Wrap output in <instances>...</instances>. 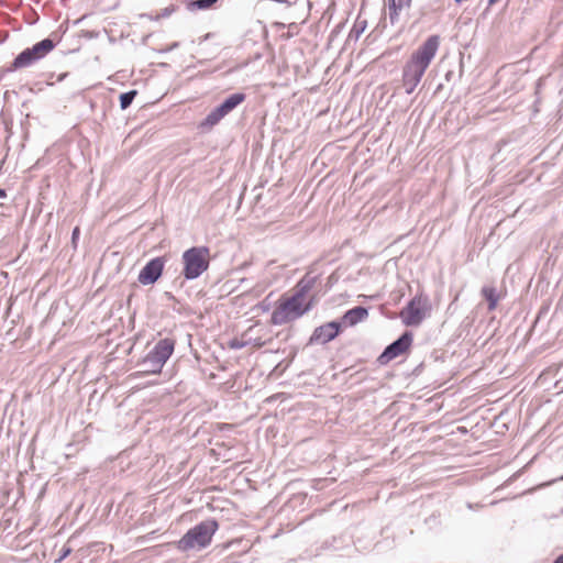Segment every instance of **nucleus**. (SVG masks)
<instances>
[{
	"instance_id": "obj_1",
	"label": "nucleus",
	"mask_w": 563,
	"mask_h": 563,
	"mask_svg": "<svg viewBox=\"0 0 563 563\" xmlns=\"http://www.w3.org/2000/svg\"><path fill=\"white\" fill-rule=\"evenodd\" d=\"M440 45L438 35L429 36L408 58L402 67L401 81L407 95L420 84L426 70L437 55Z\"/></svg>"
},
{
	"instance_id": "obj_2",
	"label": "nucleus",
	"mask_w": 563,
	"mask_h": 563,
	"mask_svg": "<svg viewBox=\"0 0 563 563\" xmlns=\"http://www.w3.org/2000/svg\"><path fill=\"white\" fill-rule=\"evenodd\" d=\"M218 527V522L214 519L199 522L181 537L177 548L181 551L205 549L211 543Z\"/></svg>"
},
{
	"instance_id": "obj_3",
	"label": "nucleus",
	"mask_w": 563,
	"mask_h": 563,
	"mask_svg": "<svg viewBox=\"0 0 563 563\" xmlns=\"http://www.w3.org/2000/svg\"><path fill=\"white\" fill-rule=\"evenodd\" d=\"M175 340L165 338L156 342L153 349L140 362L143 374H159L175 350Z\"/></svg>"
},
{
	"instance_id": "obj_4",
	"label": "nucleus",
	"mask_w": 563,
	"mask_h": 563,
	"mask_svg": "<svg viewBox=\"0 0 563 563\" xmlns=\"http://www.w3.org/2000/svg\"><path fill=\"white\" fill-rule=\"evenodd\" d=\"M55 46L56 43L52 38H44L32 47L25 48L13 59L8 71L31 67L49 54Z\"/></svg>"
},
{
	"instance_id": "obj_5",
	"label": "nucleus",
	"mask_w": 563,
	"mask_h": 563,
	"mask_svg": "<svg viewBox=\"0 0 563 563\" xmlns=\"http://www.w3.org/2000/svg\"><path fill=\"white\" fill-rule=\"evenodd\" d=\"M310 305H305L303 300L291 296L286 300L282 301L272 312L271 322L274 325H282L288 322H291L301 316H303L307 311H309Z\"/></svg>"
},
{
	"instance_id": "obj_6",
	"label": "nucleus",
	"mask_w": 563,
	"mask_h": 563,
	"mask_svg": "<svg viewBox=\"0 0 563 563\" xmlns=\"http://www.w3.org/2000/svg\"><path fill=\"white\" fill-rule=\"evenodd\" d=\"M184 276L186 279H196L209 267V249L205 246L191 247L184 252Z\"/></svg>"
},
{
	"instance_id": "obj_7",
	"label": "nucleus",
	"mask_w": 563,
	"mask_h": 563,
	"mask_svg": "<svg viewBox=\"0 0 563 563\" xmlns=\"http://www.w3.org/2000/svg\"><path fill=\"white\" fill-rule=\"evenodd\" d=\"M430 310L429 297L423 292H419L407 303L399 316L405 325L417 327L424 320Z\"/></svg>"
},
{
	"instance_id": "obj_8",
	"label": "nucleus",
	"mask_w": 563,
	"mask_h": 563,
	"mask_svg": "<svg viewBox=\"0 0 563 563\" xmlns=\"http://www.w3.org/2000/svg\"><path fill=\"white\" fill-rule=\"evenodd\" d=\"M245 100V95L238 92L229 96L220 106L211 110L200 123L201 128H212L218 124L227 114Z\"/></svg>"
},
{
	"instance_id": "obj_9",
	"label": "nucleus",
	"mask_w": 563,
	"mask_h": 563,
	"mask_svg": "<svg viewBox=\"0 0 563 563\" xmlns=\"http://www.w3.org/2000/svg\"><path fill=\"white\" fill-rule=\"evenodd\" d=\"M412 333L406 331L402 333L396 341L390 343L385 351L379 356V362L382 364L388 363L389 361L398 357L402 353H405L412 343Z\"/></svg>"
},
{
	"instance_id": "obj_10",
	"label": "nucleus",
	"mask_w": 563,
	"mask_h": 563,
	"mask_svg": "<svg viewBox=\"0 0 563 563\" xmlns=\"http://www.w3.org/2000/svg\"><path fill=\"white\" fill-rule=\"evenodd\" d=\"M165 261L163 257H155L147 262L139 274L137 280L140 284L144 286L154 284L161 277Z\"/></svg>"
},
{
	"instance_id": "obj_11",
	"label": "nucleus",
	"mask_w": 563,
	"mask_h": 563,
	"mask_svg": "<svg viewBox=\"0 0 563 563\" xmlns=\"http://www.w3.org/2000/svg\"><path fill=\"white\" fill-rule=\"evenodd\" d=\"M340 331V323L336 321H331L325 324H322L314 329L310 342H317L321 344H325L330 341H332Z\"/></svg>"
},
{
	"instance_id": "obj_12",
	"label": "nucleus",
	"mask_w": 563,
	"mask_h": 563,
	"mask_svg": "<svg viewBox=\"0 0 563 563\" xmlns=\"http://www.w3.org/2000/svg\"><path fill=\"white\" fill-rule=\"evenodd\" d=\"M368 317V310L364 307H354L347 310L342 317V323L346 327H353L364 321Z\"/></svg>"
},
{
	"instance_id": "obj_13",
	"label": "nucleus",
	"mask_w": 563,
	"mask_h": 563,
	"mask_svg": "<svg viewBox=\"0 0 563 563\" xmlns=\"http://www.w3.org/2000/svg\"><path fill=\"white\" fill-rule=\"evenodd\" d=\"M411 0H388V15L391 24H395L400 13L410 8Z\"/></svg>"
},
{
	"instance_id": "obj_14",
	"label": "nucleus",
	"mask_w": 563,
	"mask_h": 563,
	"mask_svg": "<svg viewBox=\"0 0 563 563\" xmlns=\"http://www.w3.org/2000/svg\"><path fill=\"white\" fill-rule=\"evenodd\" d=\"M314 277H311L309 275L303 276L298 284L296 285V290L294 296L305 299V296L311 290V288L314 285Z\"/></svg>"
},
{
	"instance_id": "obj_15",
	"label": "nucleus",
	"mask_w": 563,
	"mask_h": 563,
	"mask_svg": "<svg viewBox=\"0 0 563 563\" xmlns=\"http://www.w3.org/2000/svg\"><path fill=\"white\" fill-rule=\"evenodd\" d=\"M482 295L488 301V310L493 311L497 307L499 296L495 287L485 286L482 288Z\"/></svg>"
},
{
	"instance_id": "obj_16",
	"label": "nucleus",
	"mask_w": 563,
	"mask_h": 563,
	"mask_svg": "<svg viewBox=\"0 0 563 563\" xmlns=\"http://www.w3.org/2000/svg\"><path fill=\"white\" fill-rule=\"evenodd\" d=\"M136 96L135 90H130L128 92L121 93L120 96V107L122 110L130 107V104L133 102L134 98Z\"/></svg>"
},
{
	"instance_id": "obj_17",
	"label": "nucleus",
	"mask_w": 563,
	"mask_h": 563,
	"mask_svg": "<svg viewBox=\"0 0 563 563\" xmlns=\"http://www.w3.org/2000/svg\"><path fill=\"white\" fill-rule=\"evenodd\" d=\"M219 0H196L190 3V7L192 9H197V10H207V9L211 8Z\"/></svg>"
},
{
	"instance_id": "obj_18",
	"label": "nucleus",
	"mask_w": 563,
	"mask_h": 563,
	"mask_svg": "<svg viewBox=\"0 0 563 563\" xmlns=\"http://www.w3.org/2000/svg\"><path fill=\"white\" fill-rule=\"evenodd\" d=\"M70 553H71V548L64 545L63 549L60 550V554H59L58 559L56 560V563H59L63 560H65Z\"/></svg>"
},
{
	"instance_id": "obj_19",
	"label": "nucleus",
	"mask_w": 563,
	"mask_h": 563,
	"mask_svg": "<svg viewBox=\"0 0 563 563\" xmlns=\"http://www.w3.org/2000/svg\"><path fill=\"white\" fill-rule=\"evenodd\" d=\"M245 345H246V343L239 339H233L230 342V347H232L234 350H240V349L244 347Z\"/></svg>"
},
{
	"instance_id": "obj_20",
	"label": "nucleus",
	"mask_w": 563,
	"mask_h": 563,
	"mask_svg": "<svg viewBox=\"0 0 563 563\" xmlns=\"http://www.w3.org/2000/svg\"><path fill=\"white\" fill-rule=\"evenodd\" d=\"M364 29H365V24H362V25L354 24V26L351 31V34L355 33V37H358L360 34L364 31Z\"/></svg>"
},
{
	"instance_id": "obj_21",
	"label": "nucleus",
	"mask_w": 563,
	"mask_h": 563,
	"mask_svg": "<svg viewBox=\"0 0 563 563\" xmlns=\"http://www.w3.org/2000/svg\"><path fill=\"white\" fill-rule=\"evenodd\" d=\"M79 233H80V230L78 227H76L71 233V241L74 244L76 243L77 239L79 238Z\"/></svg>"
},
{
	"instance_id": "obj_22",
	"label": "nucleus",
	"mask_w": 563,
	"mask_h": 563,
	"mask_svg": "<svg viewBox=\"0 0 563 563\" xmlns=\"http://www.w3.org/2000/svg\"><path fill=\"white\" fill-rule=\"evenodd\" d=\"M554 563H563V553L560 556L556 558Z\"/></svg>"
},
{
	"instance_id": "obj_23",
	"label": "nucleus",
	"mask_w": 563,
	"mask_h": 563,
	"mask_svg": "<svg viewBox=\"0 0 563 563\" xmlns=\"http://www.w3.org/2000/svg\"><path fill=\"white\" fill-rule=\"evenodd\" d=\"M7 196L5 191L3 189H0V198H4Z\"/></svg>"
},
{
	"instance_id": "obj_24",
	"label": "nucleus",
	"mask_w": 563,
	"mask_h": 563,
	"mask_svg": "<svg viewBox=\"0 0 563 563\" xmlns=\"http://www.w3.org/2000/svg\"><path fill=\"white\" fill-rule=\"evenodd\" d=\"M497 1H498V0H489V1H488V4H489V5H492V4L496 3Z\"/></svg>"
},
{
	"instance_id": "obj_25",
	"label": "nucleus",
	"mask_w": 563,
	"mask_h": 563,
	"mask_svg": "<svg viewBox=\"0 0 563 563\" xmlns=\"http://www.w3.org/2000/svg\"><path fill=\"white\" fill-rule=\"evenodd\" d=\"M451 75H452V73H451V71L446 73L445 78H446V79L451 78Z\"/></svg>"
},
{
	"instance_id": "obj_26",
	"label": "nucleus",
	"mask_w": 563,
	"mask_h": 563,
	"mask_svg": "<svg viewBox=\"0 0 563 563\" xmlns=\"http://www.w3.org/2000/svg\"><path fill=\"white\" fill-rule=\"evenodd\" d=\"M464 0H455L456 3H462Z\"/></svg>"
}]
</instances>
